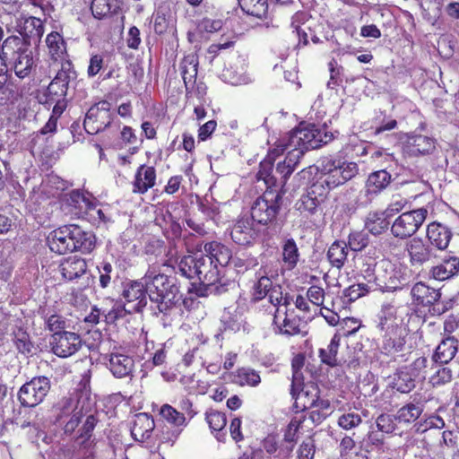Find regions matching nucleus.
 Returning <instances> with one entry per match:
<instances>
[{"label":"nucleus","instance_id":"7ed1b4c3","mask_svg":"<svg viewBox=\"0 0 459 459\" xmlns=\"http://www.w3.org/2000/svg\"><path fill=\"white\" fill-rule=\"evenodd\" d=\"M316 168L321 174L322 183L329 189L343 185L359 172L357 163L345 162L331 158L322 159Z\"/></svg>","mask_w":459,"mask_h":459},{"label":"nucleus","instance_id":"ea45409f","mask_svg":"<svg viewBox=\"0 0 459 459\" xmlns=\"http://www.w3.org/2000/svg\"><path fill=\"white\" fill-rule=\"evenodd\" d=\"M199 256L187 255L184 256L178 263V271L181 274L188 279L197 278Z\"/></svg>","mask_w":459,"mask_h":459},{"label":"nucleus","instance_id":"a18cd8bd","mask_svg":"<svg viewBox=\"0 0 459 459\" xmlns=\"http://www.w3.org/2000/svg\"><path fill=\"white\" fill-rule=\"evenodd\" d=\"M319 204V200L314 193H308L307 195H303L296 203V209L300 212H308L315 213L317 206Z\"/></svg>","mask_w":459,"mask_h":459},{"label":"nucleus","instance_id":"3c124183","mask_svg":"<svg viewBox=\"0 0 459 459\" xmlns=\"http://www.w3.org/2000/svg\"><path fill=\"white\" fill-rule=\"evenodd\" d=\"M206 421L212 431L224 429L227 424L226 415L219 411L211 410L206 412Z\"/></svg>","mask_w":459,"mask_h":459},{"label":"nucleus","instance_id":"bf43d9fd","mask_svg":"<svg viewBox=\"0 0 459 459\" xmlns=\"http://www.w3.org/2000/svg\"><path fill=\"white\" fill-rule=\"evenodd\" d=\"M13 342L20 352L23 354H29L31 352L32 343L30 342L27 333L19 330L14 335Z\"/></svg>","mask_w":459,"mask_h":459},{"label":"nucleus","instance_id":"412c9836","mask_svg":"<svg viewBox=\"0 0 459 459\" xmlns=\"http://www.w3.org/2000/svg\"><path fill=\"white\" fill-rule=\"evenodd\" d=\"M315 125H309L305 127H298L289 134L290 146L301 147L305 151L317 149L318 142L314 140Z\"/></svg>","mask_w":459,"mask_h":459},{"label":"nucleus","instance_id":"a19ab883","mask_svg":"<svg viewBox=\"0 0 459 459\" xmlns=\"http://www.w3.org/2000/svg\"><path fill=\"white\" fill-rule=\"evenodd\" d=\"M160 415L169 423L180 427L186 424V417L169 404H164L160 410Z\"/></svg>","mask_w":459,"mask_h":459},{"label":"nucleus","instance_id":"9d476101","mask_svg":"<svg viewBox=\"0 0 459 459\" xmlns=\"http://www.w3.org/2000/svg\"><path fill=\"white\" fill-rule=\"evenodd\" d=\"M111 104L107 100H101L91 106L86 113L83 126L90 134H95L111 124Z\"/></svg>","mask_w":459,"mask_h":459},{"label":"nucleus","instance_id":"69168bd1","mask_svg":"<svg viewBox=\"0 0 459 459\" xmlns=\"http://www.w3.org/2000/svg\"><path fill=\"white\" fill-rule=\"evenodd\" d=\"M222 25L223 22L221 20H212L209 18H204L200 22L198 29L200 31L214 33L216 31H219L222 28Z\"/></svg>","mask_w":459,"mask_h":459},{"label":"nucleus","instance_id":"79ce46f5","mask_svg":"<svg viewBox=\"0 0 459 459\" xmlns=\"http://www.w3.org/2000/svg\"><path fill=\"white\" fill-rule=\"evenodd\" d=\"M75 78L76 72L74 69L73 64L70 61L65 60L61 63V67L54 77V80L64 83L68 88L70 82Z\"/></svg>","mask_w":459,"mask_h":459},{"label":"nucleus","instance_id":"aec40b11","mask_svg":"<svg viewBox=\"0 0 459 459\" xmlns=\"http://www.w3.org/2000/svg\"><path fill=\"white\" fill-rule=\"evenodd\" d=\"M73 252L91 253L96 245V238L92 231L86 230L82 227L72 224Z\"/></svg>","mask_w":459,"mask_h":459},{"label":"nucleus","instance_id":"e2e57ef3","mask_svg":"<svg viewBox=\"0 0 459 459\" xmlns=\"http://www.w3.org/2000/svg\"><path fill=\"white\" fill-rule=\"evenodd\" d=\"M397 391L403 394L411 392L415 387V381L406 373H402L395 382Z\"/></svg>","mask_w":459,"mask_h":459},{"label":"nucleus","instance_id":"f3484780","mask_svg":"<svg viewBox=\"0 0 459 459\" xmlns=\"http://www.w3.org/2000/svg\"><path fill=\"white\" fill-rule=\"evenodd\" d=\"M436 148L435 141L426 135L409 136L403 144V153L410 156H419L431 153Z\"/></svg>","mask_w":459,"mask_h":459},{"label":"nucleus","instance_id":"4be33fe9","mask_svg":"<svg viewBox=\"0 0 459 459\" xmlns=\"http://www.w3.org/2000/svg\"><path fill=\"white\" fill-rule=\"evenodd\" d=\"M427 238L432 246L443 252L449 245L452 231L446 225L439 222H431L427 228Z\"/></svg>","mask_w":459,"mask_h":459},{"label":"nucleus","instance_id":"5fc2aeb1","mask_svg":"<svg viewBox=\"0 0 459 459\" xmlns=\"http://www.w3.org/2000/svg\"><path fill=\"white\" fill-rule=\"evenodd\" d=\"M67 91L68 88L64 83L53 79L47 88L48 101H55L56 99H65Z\"/></svg>","mask_w":459,"mask_h":459},{"label":"nucleus","instance_id":"20e7f679","mask_svg":"<svg viewBox=\"0 0 459 459\" xmlns=\"http://www.w3.org/2000/svg\"><path fill=\"white\" fill-rule=\"evenodd\" d=\"M281 191L266 189L251 208V219L261 225L275 228L274 221L281 205Z\"/></svg>","mask_w":459,"mask_h":459},{"label":"nucleus","instance_id":"cd10ccee","mask_svg":"<svg viewBox=\"0 0 459 459\" xmlns=\"http://www.w3.org/2000/svg\"><path fill=\"white\" fill-rule=\"evenodd\" d=\"M59 270L65 280L73 281L86 273L87 264L83 258L72 256L61 263Z\"/></svg>","mask_w":459,"mask_h":459},{"label":"nucleus","instance_id":"603ef678","mask_svg":"<svg viewBox=\"0 0 459 459\" xmlns=\"http://www.w3.org/2000/svg\"><path fill=\"white\" fill-rule=\"evenodd\" d=\"M47 328L53 333H61L67 332L65 329L68 328V321L63 316L54 314L46 319Z\"/></svg>","mask_w":459,"mask_h":459},{"label":"nucleus","instance_id":"c85d7f7f","mask_svg":"<svg viewBox=\"0 0 459 459\" xmlns=\"http://www.w3.org/2000/svg\"><path fill=\"white\" fill-rule=\"evenodd\" d=\"M204 252L211 257L217 268L226 266L231 261V252L225 246L218 242L206 243Z\"/></svg>","mask_w":459,"mask_h":459},{"label":"nucleus","instance_id":"f257e3e1","mask_svg":"<svg viewBox=\"0 0 459 459\" xmlns=\"http://www.w3.org/2000/svg\"><path fill=\"white\" fill-rule=\"evenodd\" d=\"M142 281L151 302L155 305L160 313L169 314L183 300L176 279L160 273L156 268H149Z\"/></svg>","mask_w":459,"mask_h":459},{"label":"nucleus","instance_id":"72a5a7b5","mask_svg":"<svg viewBox=\"0 0 459 459\" xmlns=\"http://www.w3.org/2000/svg\"><path fill=\"white\" fill-rule=\"evenodd\" d=\"M78 392L79 387L76 389V403L74 399L69 396H64L60 399V401L55 405V411L56 412V421H60L68 418L72 415L79 406L78 403Z\"/></svg>","mask_w":459,"mask_h":459},{"label":"nucleus","instance_id":"2f4dec72","mask_svg":"<svg viewBox=\"0 0 459 459\" xmlns=\"http://www.w3.org/2000/svg\"><path fill=\"white\" fill-rule=\"evenodd\" d=\"M340 341L341 337L338 334H334L327 348L319 350V357L324 364L332 368L341 364V360L337 358Z\"/></svg>","mask_w":459,"mask_h":459},{"label":"nucleus","instance_id":"a878e982","mask_svg":"<svg viewBox=\"0 0 459 459\" xmlns=\"http://www.w3.org/2000/svg\"><path fill=\"white\" fill-rule=\"evenodd\" d=\"M134 366V359L125 354H110L108 368L112 374L118 378L130 376Z\"/></svg>","mask_w":459,"mask_h":459},{"label":"nucleus","instance_id":"49530a36","mask_svg":"<svg viewBox=\"0 0 459 459\" xmlns=\"http://www.w3.org/2000/svg\"><path fill=\"white\" fill-rule=\"evenodd\" d=\"M84 417H86V419L82 426L78 430L79 436L77 437V439L80 440L82 444H84L86 441L90 440L92 436V431L98 422V420L92 413L89 412V414L87 413L84 415Z\"/></svg>","mask_w":459,"mask_h":459},{"label":"nucleus","instance_id":"6e6552de","mask_svg":"<svg viewBox=\"0 0 459 459\" xmlns=\"http://www.w3.org/2000/svg\"><path fill=\"white\" fill-rule=\"evenodd\" d=\"M428 215L426 208H419L400 214L391 226V233L399 239L413 236L425 221Z\"/></svg>","mask_w":459,"mask_h":459},{"label":"nucleus","instance_id":"774afa93","mask_svg":"<svg viewBox=\"0 0 459 459\" xmlns=\"http://www.w3.org/2000/svg\"><path fill=\"white\" fill-rule=\"evenodd\" d=\"M100 273V284L102 288H106L109 285L111 276L110 273L113 271V267L109 263L103 262L98 266Z\"/></svg>","mask_w":459,"mask_h":459},{"label":"nucleus","instance_id":"a211bd4d","mask_svg":"<svg viewBox=\"0 0 459 459\" xmlns=\"http://www.w3.org/2000/svg\"><path fill=\"white\" fill-rule=\"evenodd\" d=\"M392 175L385 169L370 173L365 184V195L368 201H371L391 183Z\"/></svg>","mask_w":459,"mask_h":459},{"label":"nucleus","instance_id":"13d9d810","mask_svg":"<svg viewBox=\"0 0 459 459\" xmlns=\"http://www.w3.org/2000/svg\"><path fill=\"white\" fill-rule=\"evenodd\" d=\"M364 446L367 452L381 449L384 446V435L379 431H369L364 440Z\"/></svg>","mask_w":459,"mask_h":459},{"label":"nucleus","instance_id":"473e14b6","mask_svg":"<svg viewBox=\"0 0 459 459\" xmlns=\"http://www.w3.org/2000/svg\"><path fill=\"white\" fill-rule=\"evenodd\" d=\"M386 218L384 212H371L366 217L365 228L375 236L380 235L388 228Z\"/></svg>","mask_w":459,"mask_h":459},{"label":"nucleus","instance_id":"39448f33","mask_svg":"<svg viewBox=\"0 0 459 459\" xmlns=\"http://www.w3.org/2000/svg\"><path fill=\"white\" fill-rule=\"evenodd\" d=\"M198 276L201 287L197 290L199 296L221 294L227 290L226 284L221 282V270L213 264L206 254L199 255Z\"/></svg>","mask_w":459,"mask_h":459},{"label":"nucleus","instance_id":"c756f323","mask_svg":"<svg viewBox=\"0 0 459 459\" xmlns=\"http://www.w3.org/2000/svg\"><path fill=\"white\" fill-rule=\"evenodd\" d=\"M423 410L424 404L420 402L408 403L397 411L395 419L399 422L411 424L420 418Z\"/></svg>","mask_w":459,"mask_h":459},{"label":"nucleus","instance_id":"37998d69","mask_svg":"<svg viewBox=\"0 0 459 459\" xmlns=\"http://www.w3.org/2000/svg\"><path fill=\"white\" fill-rule=\"evenodd\" d=\"M362 422V418L360 414L353 411H348L342 413L337 420V424L340 428L345 430H350L357 428Z\"/></svg>","mask_w":459,"mask_h":459},{"label":"nucleus","instance_id":"f704fd0d","mask_svg":"<svg viewBox=\"0 0 459 459\" xmlns=\"http://www.w3.org/2000/svg\"><path fill=\"white\" fill-rule=\"evenodd\" d=\"M243 12L257 18L265 17L268 13L267 0H238Z\"/></svg>","mask_w":459,"mask_h":459},{"label":"nucleus","instance_id":"c03bdc74","mask_svg":"<svg viewBox=\"0 0 459 459\" xmlns=\"http://www.w3.org/2000/svg\"><path fill=\"white\" fill-rule=\"evenodd\" d=\"M235 382L240 385H248L255 386L261 382L259 374L250 368H240L238 370Z\"/></svg>","mask_w":459,"mask_h":459},{"label":"nucleus","instance_id":"0eeeda50","mask_svg":"<svg viewBox=\"0 0 459 459\" xmlns=\"http://www.w3.org/2000/svg\"><path fill=\"white\" fill-rule=\"evenodd\" d=\"M78 403L77 411L68 418L56 421L59 425L63 426L64 432L66 435H71L74 432L84 415L91 412L95 405V399L91 397V394L89 379L83 378L79 384Z\"/></svg>","mask_w":459,"mask_h":459},{"label":"nucleus","instance_id":"dca6fc26","mask_svg":"<svg viewBox=\"0 0 459 459\" xmlns=\"http://www.w3.org/2000/svg\"><path fill=\"white\" fill-rule=\"evenodd\" d=\"M146 295L143 281L128 283L125 287L122 296L127 304L133 303V305L128 309L124 307V310L129 313L140 312L147 304Z\"/></svg>","mask_w":459,"mask_h":459},{"label":"nucleus","instance_id":"b1692460","mask_svg":"<svg viewBox=\"0 0 459 459\" xmlns=\"http://www.w3.org/2000/svg\"><path fill=\"white\" fill-rule=\"evenodd\" d=\"M154 427V420L150 415L139 413L135 415L131 434L135 440L143 442L151 437Z\"/></svg>","mask_w":459,"mask_h":459},{"label":"nucleus","instance_id":"de8ad7c7","mask_svg":"<svg viewBox=\"0 0 459 459\" xmlns=\"http://www.w3.org/2000/svg\"><path fill=\"white\" fill-rule=\"evenodd\" d=\"M272 284L273 281L269 277L261 276L254 285L251 298L252 301H259L265 298L270 291Z\"/></svg>","mask_w":459,"mask_h":459},{"label":"nucleus","instance_id":"0e129e2a","mask_svg":"<svg viewBox=\"0 0 459 459\" xmlns=\"http://www.w3.org/2000/svg\"><path fill=\"white\" fill-rule=\"evenodd\" d=\"M325 290L318 286H311L307 291L308 300L317 307H321L325 300Z\"/></svg>","mask_w":459,"mask_h":459},{"label":"nucleus","instance_id":"bb28decb","mask_svg":"<svg viewBox=\"0 0 459 459\" xmlns=\"http://www.w3.org/2000/svg\"><path fill=\"white\" fill-rule=\"evenodd\" d=\"M458 351V340L454 336L443 339L436 348L433 360L441 364L451 361Z\"/></svg>","mask_w":459,"mask_h":459},{"label":"nucleus","instance_id":"864d4df0","mask_svg":"<svg viewBox=\"0 0 459 459\" xmlns=\"http://www.w3.org/2000/svg\"><path fill=\"white\" fill-rule=\"evenodd\" d=\"M368 235L363 231H355L349 235L347 247L352 251H361L368 245Z\"/></svg>","mask_w":459,"mask_h":459},{"label":"nucleus","instance_id":"1a4fd4ad","mask_svg":"<svg viewBox=\"0 0 459 459\" xmlns=\"http://www.w3.org/2000/svg\"><path fill=\"white\" fill-rule=\"evenodd\" d=\"M51 388L48 377H35L23 384L18 392V400L24 407H35L41 403Z\"/></svg>","mask_w":459,"mask_h":459},{"label":"nucleus","instance_id":"09e8293b","mask_svg":"<svg viewBox=\"0 0 459 459\" xmlns=\"http://www.w3.org/2000/svg\"><path fill=\"white\" fill-rule=\"evenodd\" d=\"M304 376L301 370L292 371L290 394L293 399H302L307 396V392L303 391Z\"/></svg>","mask_w":459,"mask_h":459},{"label":"nucleus","instance_id":"6ab92c4d","mask_svg":"<svg viewBox=\"0 0 459 459\" xmlns=\"http://www.w3.org/2000/svg\"><path fill=\"white\" fill-rule=\"evenodd\" d=\"M406 246L412 264H422L431 258H437V254L433 252V248L420 238H411Z\"/></svg>","mask_w":459,"mask_h":459},{"label":"nucleus","instance_id":"338daca9","mask_svg":"<svg viewBox=\"0 0 459 459\" xmlns=\"http://www.w3.org/2000/svg\"><path fill=\"white\" fill-rule=\"evenodd\" d=\"M356 444L351 437L345 436L340 442V455L345 459L354 455L353 450L355 449Z\"/></svg>","mask_w":459,"mask_h":459},{"label":"nucleus","instance_id":"5701e85b","mask_svg":"<svg viewBox=\"0 0 459 459\" xmlns=\"http://www.w3.org/2000/svg\"><path fill=\"white\" fill-rule=\"evenodd\" d=\"M156 182V170L152 166L141 165L134 175L133 181L134 194H145L149 189L154 186Z\"/></svg>","mask_w":459,"mask_h":459},{"label":"nucleus","instance_id":"7c9ffc66","mask_svg":"<svg viewBox=\"0 0 459 459\" xmlns=\"http://www.w3.org/2000/svg\"><path fill=\"white\" fill-rule=\"evenodd\" d=\"M347 255V244L341 240L334 241L327 251V258L330 264L338 269H341L344 265Z\"/></svg>","mask_w":459,"mask_h":459},{"label":"nucleus","instance_id":"423d86ee","mask_svg":"<svg viewBox=\"0 0 459 459\" xmlns=\"http://www.w3.org/2000/svg\"><path fill=\"white\" fill-rule=\"evenodd\" d=\"M406 316H408L406 307L394 306L392 303L383 304L379 313L377 328L384 337L395 338L401 334Z\"/></svg>","mask_w":459,"mask_h":459},{"label":"nucleus","instance_id":"f03ea898","mask_svg":"<svg viewBox=\"0 0 459 459\" xmlns=\"http://www.w3.org/2000/svg\"><path fill=\"white\" fill-rule=\"evenodd\" d=\"M30 47L25 46L15 35L7 37L2 43L0 51L1 65L13 71L20 79L29 76L34 67Z\"/></svg>","mask_w":459,"mask_h":459},{"label":"nucleus","instance_id":"4468645a","mask_svg":"<svg viewBox=\"0 0 459 459\" xmlns=\"http://www.w3.org/2000/svg\"><path fill=\"white\" fill-rule=\"evenodd\" d=\"M254 222L249 217L239 218L230 231L232 240L242 246L252 244L260 233V230L255 228Z\"/></svg>","mask_w":459,"mask_h":459},{"label":"nucleus","instance_id":"393cba45","mask_svg":"<svg viewBox=\"0 0 459 459\" xmlns=\"http://www.w3.org/2000/svg\"><path fill=\"white\" fill-rule=\"evenodd\" d=\"M414 301L419 305H435L441 297L439 290L430 288L423 282H417L411 290Z\"/></svg>","mask_w":459,"mask_h":459},{"label":"nucleus","instance_id":"8fccbe9b","mask_svg":"<svg viewBox=\"0 0 459 459\" xmlns=\"http://www.w3.org/2000/svg\"><path fill=\"white\" fill-rule=\"evenodd\" d=\"M452 380V371L442 365L435 368L434 373L429 377V383L433 386H439L449 383Z\"/></svg>","mask_w":459,"mask_h":459},{"label":"nucleus","instance_id":"9b49d317","mask_svg":"<svg viewBox=\"0 0 459 459\" xmlns=\"http://www.w3.org/2000/svg\"><path fill=\"white\" fill-rule=\"evenodd\" d=\"M14 30L20 35H15L16 38L25 46L30 47L40 42L44 34V25L39 18L21 15L15 21Z\"/></svg>","mask_w":459,"mask_h":459},{"label":"nucleus","instance_id":"4d7b16f0","mask_svg":"<svg viewBox=\"0 0 459 459\" xmlns=\"http://www.w3.org/2000/svg\"><path fill=\"white\" fill-rule=\"evenodd\" d=\"M407 204L408 202L406 198L403 197L399 194L394 195L388 206L384 211L385 217H391L400 212Z\"/></svg>","mask_w":459,"mask_h":459},{"label":"nucleus","instance_id":"680f3d73","mask_svg":"<svg viewBox=\"0 0 459 459\" xmlns=\"http://www.w3.org/2000/svg\"><path fill=\"white\" fill-rule=\"evenodd\" d=\"M315 455V441L311 437L306 438L299 446V459H313Z\"/></svg>","mask_w":459,"mask_h":459},{"label":"nucleus","instance_id":"2eb2a0df","mask_svg":"<svg viewBox=\"0 0 459 459\" xmlns=\"http://www.w3.org/2000/svg\"><path fill=\"white\" fill-rule=\"evenodd\" d=\"M47 242L52 252L59 255L72 253V224L61 226L49 232Z\"/></svg>","mask_w":459,"mask_h":459},{"label":"nucleus","instance_id":"6e6d98bb","mask_svg":"<svg viewBox=\"0 0 459 459\" xmlns=\"http://www.w3.org/2000/svg\"><path fill=\"white\" fill-rule=\"evenodd\" d=\"M377 431L385 434L393 433L395 430V423L393 415L382 413L376 420Z\"/></svg>","mask_w":459,"mask_h":459},{"label":"nucleus","instance_id":"e433bc0d","mask_svg":"<svg viewBox=\"0 0 459 459\" xmlns=\"http://www.w3.org/2000/svg\"><path fill=\"white\" fill-rule=\"evenodd\" d=\"M306 421V416L294 417L287 426L284 432L283 440L290 446H287L289 451H292L294 445L298 440V433L302 424Z\"/></svg>","mask_w":459,"mask_h":459},{"label":"nucleus","instance_id":"58836bf2","mask_svg":"<svg viewBox=\"0 0 459 459\" xmlns=\"http://www.w3.org/2000/svg\"><path fill=\"white\" fill-rule=\"evenodd\" d=\"M46 43L52 58L56 61L58 57L65 51V41L63 37L56 31L49 33L47 36Z\"/></svg>","mask_w":459,"mask_h":459},{"label":"nucleus","instance_id":"052dcab7","mask_svg":"<svg viewBox=\"0 0 459 459\" xmlns=\"http://www.w3.org/2000/svg\"><path fill=\"white\" fill-rule=\"evenodd\" d=\"M95 18L101 19L111 13V7L108 0H93L91 6Z\"/></svg>","mask_w":459,"mask_h":459},{"label":"nucleus","instance_id":"4c0bfd02","mask_svg":"<svg viewBox=\"0 0 459 459\" xmlns=\"http://www.w3.org/2000/svg\"><path fill=\"white\" fill-rule=\"evenodd\" d=\"M273 168V161L265 158L260 162L259 170L256 173V179L258 181L263 180L268 190H273V188L276 186V179L271 175Z\"/></svg>","mask_w":459,"mask_h":459},{"label":"nucleus","instance_id":"c9c22d12","mask_svg":"<svg viewBox=\"0 0 459 459\" xmlns=\"http://www.w3.org/2000/svg\"><path fill=\"white\" fill-rule=\"evenodd\" d=\"M299 255V251L294 239H287L282 246V262L286 269H294L298 264Z\"/></svg>","mask_w":459,"mask_h":459},{"label":"nucleus","instance_id":"f8f14e48","mask_svg":"<svg viewBox=\"0 0 459 459\" xmlns=\"http://www.w3.org/2000/svg\"><path fill=\"white\" fill-rule=\"evenodd\" d=\"M51 351L60 358H67L76 353L82 345L81 336L74 332H65L51 335Z\"/></svg>","mask_w":459,"mask_h":459},{"label":"nucleus","instance_id":"ddd939ff","mask_svg":"<svg viewBox=\"0 0 459 459\" xmlns=\"http://www.w3.org/2000/svg\"><path fill=\"white\" fill-rule=\"evenodd\" d=\"M436 264L429 271V275L437 281L448 280L459 273V256L446 252L437 255Z\"/></svg>","mask_w":459,"mask_h":459}]
</instances>
